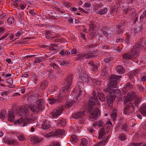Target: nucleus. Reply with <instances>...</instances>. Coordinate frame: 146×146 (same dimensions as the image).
<instances>
[{
	"label": "nucleus",
	"mask_w": 146,
	"mask_h": 146,
	"mask_svg": "<svg viewBox=\"0 0 146 146\" xmlns=\"http://www.w3.org/2000/svg\"><path fill=\"white\" fill-rule=\"evenodd\" d=\"M99 101L96 96V93L93 91L89 97L88 102L89 111H91L90 117L91 118H95L100 114L99 109L96 108H93V107L95 104H98Z\"/></svg>",
	"instance_id": "1"
},
{
	"label": "nucleus",
	"mask_w": 146,
	"mask_h": 146,
	"mask_svg": "<svg viewBox=\"0 0 146 146\" xmlns=\"http://www.w3.org/2000/svg\"><path fill=\"white\" fill-rule=\"evenodd\" d=\"M19 112L23 114L25 117H21L19 119L15 120V122L20 125L21 126L24 127L27 125L32 118L31 113L29 112L27 107L25 106H22L19 109V110L16 111L15 113H19Z\"/></svg>",
	"instance_id": "2"
},
{
	"label": "nucleus",
	"mask_w": 146,
	"mask_h": 146,
	"mask_svg": "<svg viewBox=\"0 0 146 146\" xmlns=\"http://www.w3.org/2000/svg\"><path fill=\"white\" fill-rule=\"evenodd\" d=\"M72 76L71 74L68 76L66 79L65 83V87L61 90L60 94L57 96V98L64 99L68 94L69 92V88L71 85L72 82Z\"/></svg>",
	"instance_id": "3"
},
{
	"label": "nucleus",
	"mask_w": 146,
	"mask_h": 146,
	"mask_svg": "<svg viewBox=\"0 0 146 146\" xmlns=\"http://www.w3.org/2000/svg\"><path fill=\"white\" fill-rule=\"evenodd\" d=\"M43 100L41 99H39L36 102L35 104H31L29 107L31 110L34 112L37 113L39 111H41L44 109V106L43 104Z\"/></svg>",
	"instance_id": "4"
},
{
	"label": "nucleus",
	"mask_w": 146,
	"mask_h": 146,
	"mask_svg": "<svg viewBox=\"0 0 146 146\" xmlns=\"http://www.w3.org/2000/svg\"><path fill=\"white\" fill-rule=\"evenodd\" d=\"M64 133V131L63 130L58 129L45 133L43 134V136L45 137L48 138L56 136L63 135Z\"/></svg>",
	"instance_id": "5"
},
{
	"label": "nucleus",
	"mask_w": 146,
	"mask_h": 146,
	"mask_svg": "<svg viewBox=\"0 0 146 146\" xmlns=\"http://www.w3.org/2000/svg\"><path fill=\"white\" fill-rule=\"evenodd\" d=\"M143 44L144 45H146V41H145V42H143ZM142 44V42L141 43H140L139 44H137L133 47L132 51V53L135 56H138L139 49H141L143 47H144L145 48H146V46H143H143H141Z\"/></svg>",
	"instance_id": "6"
},
{
	"label": "nucleus",
	"mask_w": 146,
	"mask_h": 146,
	"mask_svg": "<svg viewBox=\"0 0 146 146\" xmlns=\"http://www.w3.org/2000/svg\"><path fill=\"white\" fill-rule=\"evenodd\" d=\"M120 78V76H117L113 75H111L110 78V83L108 84L109 86H111L113 88L116 87L117 84V80L119 79Z\"/></svg>",
	"instance_id": "7"
},
{
	"label": "nucleus",
	"mask_w": 146,
	"mask_h": 146,
	"mask_svg": "<svg viewBox=\"0 0 146 146\" xmlns=\"http://www.w3.org/2000/svg\"><path fill=\"white\" fill-rule=\"evenodd\" d=\"M62 112V110L59 109L54 110L50 114L52 118H57L59 117Z\"/></svg>",
	"instance_id": "8"
},
{
	"label": "nucleus",
	"mask_w": 146,
	"mask_h": 146,
	"mask_svg": "<svg viewBox=\"0 0 146 146\" xmlns=\"http://www.w3.org/2000/svg\"><path fill=\"white\" fill-rule=\"evenodd\" d=\"M131 105L132 104L130 103L129 104V106L127 105H126L123 111V113L124 114H130L131 116L132 115V114L130 112L133 110L134 108L132 107Z\"/></svg>",
	"instance_id": "9"
},
{
	"label": "nucleus",
	"mask_w": 146,
	"mask_h": 146,
	"mask_svg": "<svg viewBox=\"0 0 146 146\" xmlns=\"http://www.w3.org/2000/svg\"><path fill=\"white\" fill-rule=\"evenodd\" d=\"M115 88L112 87L111 86H110L109 84L105 87L104 90L106 92H108L109 94L111 96L115 95V90L113 88Z\"/></svg>",
	"instance_id": "10"
},
{
	"label": "nucleus",
	"mask_w": 146,
	"mask_h": 146,
	"mask_svg": "<svg viewBox=\"0 0 146 146\" xmlns=\"http://www.w3.org/2000/svg\"><path fill=\"white\" fill-rule=\"evenodd\" d=\"M43 139V138L41 137L33 136L31 139L32 143L35 144H38Z\"/></svg>",
	"instance_id": "11"
},
{
	"label": "nucleus",
	"mask_w": 146,
	"mask_h": 146,
	"mask_svg": "<svg viewBox=\"0 0 146 146\" xmlns=\"http://www.w3.org/2000/svg\"><path fill=\"white\" fill-rule=\"evenodd\" d=\"M85 115L84 111H79L72 114L73 118L75 119H81Z\"/></svg>",
	"instance_id": "12"
},
{
	"label": "nucleus",
	"mask_w": 146,
	"mask_h": 146,
	"mask_svg": "<svg viewBox=\"0 0 146 146\" xmlns=\"http://www.w3.org/2000/svg\"><path fill=\"white\" fill-rule=\"evenodd\" d=\"M134 93L132 94L129 93L126 97H124V104H126L128 102L133 100L134 96Z\"/></svg>",
	"instance_id": "13"
},
{
	"label": "nucleus",
	"mask_w": 146,
	"mask_h": 146,
	"mask_svg": "<svg viewBox=\"0 0 146 146\" xmlns=\"http://www.w3.org/2000/svg\"><path fill=\"white\" fill-rule=\"evenodd\" d=\"M84 70H83L81 72H80V71L78 72V74L80 76L81 75V80L84 82H88L89 80V79L88 77V76L86 74H84Z\"/></svg>",
	"instance_id": "14"
},
{
	"label": "nucleus",
	"mask_w": 146,
	"mask_h": 146,
	"mask_svg": "<svg viewBox=\"0 0 146 146\" xmlns=\"http://www.w3.org/2000/svg\"><path fill=\"white\" fill-rule=\"evenodd\" d=\"M50 127V122L46 120H44L41 125V128L44 130L47 129H49Z\"/></svg>",
	"instance_id": "15"
},
{
	"label": "nucleus",
	"mask_w": 146,
	"mask_h": 146,
	"mask_svg": "<svg viewBox=\"0 0 146 146\" xmlns=\"http://www.w3.org/2000/svg\"><path fill=\"white\" fill-rule=\"evenodd\" d=\"M37 96V97H36L35 94H33L31 96H29L28 98V100L29 103L32 102H34V101L36 100L40 97L39 96Z\"/></svg>",
	"instance_id": "16"
},
{
	"label": "nucleus",
	"mask_w": 146,
	"mask_h": 146,
	"mask_svg": "<svg viewBox=\"0 0 146 146\" xmlns=\"http://www.w3.org/2000/svg\"><path fill=\"white\" fill-rule=\"evenodd\" d=\"M15 116L14 113L11 111H9L8 112V119L10 121H13L15 119Z\"/></svg>",
	"instance_id": "17"
},
{
	"label": "nucleus",
	"mask_w": 146,
	"mask_h": 146,
	"mask_svg": "<svg viewBox=\"0 0 146 146\" xmlns=\"http://www.w3.org/2000/svg\"><path fill=\"white\" fill-rule=\"evenodd\" d=\"M48 82L47 81L44 80L42 81L40 84V88L42 90L45 89L47 86Z\"/></svg>",
	"instance_id": "18"
},
{
	"label": "nucleus",
	"mask_w": 146,
	"mask_h": 146,
	"mask_svg": "<svg viewBox=\"0 0 146 146\" xmlns=\"http://www.w3.org/2000/svg\"><path fill=\"white\" fill-rule=\"evenodd\" d=\"M140 111L142 115L146 116V104H143L140 108Z\"/></svg>",
	"instance_id": "19"
},
{
	"label": "nucleus",
	"mask_w": 146,
	"mask_h": 146,
	"mask_svg": "<svg viewBox=\"0 0 146 146\" xmlns=\"http://www.w3.org/2000/svg\"><path fill=\"white\" fill-rule=\"evenodd\" d=\"M114 96L108 95L107 96V101L108 104H110L113 103V100L115 99Z\"/></svg>",
	"instance_id": "20"
},
{
	"label": "nucleus",
	"mask_w": 146,
	"mask_h": 146,
	"mask_svg": "<svg viewBox=\"0 0 146 146\" xmlns=\"http://www.w3.org/2000/svg\"><path fill=\"white\" fill-rule=\"evenodd\" d=\"M105 134V129L104 128H102L100 130L98 139H102L104 137Z\"/></svg>",
	"instance_id": "21"
},
{
	"label": "nucleus",
	"mask_w": 146,
	"mask_h": 146,
	"mask_svg": "<svg viewBox=\"0 0 146 146\" xmlns=\"http://www.w3.org/2000/svg\"><path fill=\"white\" fill-rule=\"evenodd\" d=\"M108 31L107 28V27H104L102 29V32L104 35L107 38L110 37L111 35L110 33H108L107 32Z\"/></svg>",
	"instance_id": "22"
},
{
	"label": "nucleus",
	"mask_w": 146,
	"mask_h": 146,
	"mask_svg": "<svg viewBox=\"0 0 146 146\" xmlns=\"http://www.w3.org/2000/svg\"><path fill=\"white\" fill-rule=\"evenodd\" d=\"M84 91V89H80V90H79V94L78 96V97H77V98L76 99V100H78V98L81 99L84 97L85 93Z\"/></svg>",
	"instance_id": "23"
},
{
	"label": "nucleus",
	"mask_w": 146,
	"mask_h": 146,
	"mask_svg": "<svg viewBox=\"0 0 146 146\" xmlns=\"http://www.w3.org/2000/svg\"><path fill=\"white\" fill-rule=\"evenodd\" d=\"M108 11L106 7L100 9L99 11H96L98 14L100 15L106 14Z\"/></svg>",
	"instance_id": "24"
},
{
	"label": "nucleus",
	"mask_w": 146,
	"mask_h": 146,
	"mask_svg": "<svg viewBox=\"0 0 146 146\" xmlns=\"http://www.w3.org/2000/svg\"><path fill=\"white\" fill-rule=\"evenodd\" d=\"M116 69L117 72L119 74H123L125 72L123 68L121 65L117 66L116 68Z\"/></svg>",
	"instance_id": "25"
},
{
	"label": "nucleus",
	"mask_w": 146,
	"mask_h": 146,
	"mask_svg": "<svg viewBox=\"0 0 146 146\" xmlns=\"http://www.w3.org/2000/svg\"><path fill=\"white\" fill-rule=\"evenodd\" d=\"M88 64L92 69L93 70L96 71L98 70V67L97 65H96L92 61H90L88 63Z\"/></svg>",
	"instance_id": "26"
},
{
	"label": "nucleus",
	"mask_w": 146,
	"mask_h": 146,
	"mask_svg": "<svg viewBox=\"0 0 146 146\" xmlns=\"http://www.w3.org/2000/svg\"><path fill=\"white\" fill-rule=\"evenodd\" d=\"M133 99H134L135 104V105L136 106H137L141 102L140 98L138 96H136L135 93Z\"/></svg>",
	"instance_id": "27"
},
{
	"label": "nucleus",
	"mask_w": 146,
	"mask_h": 146,
	"mask_svg": "<svg viewBox=\"0 0 146 146\" xmlns=\"http://www.w3.org/2000/svg\"><path fill=\"white\" fill-rule=\"evenodd\" d=\"M123 58L124 60H130L132 58V56L130 53H125L122 55Z\"/></svg>",
	"instance_id": "28"
},
{
	"label": "nucleus",
	"mask_w": 146,
	"mask_h": 146,
	"mask_svg": "<svg viewBox=\"0 0 146 146\" xmlns=\"http://www.w3.org/2000/svg\"><path fill=\"white\" fill-rule=\"evenodd\" d=\"M49 103L51 104H54L59 102L58 100L55 99L54 98H49L48 99Z\"/></svg>",
	"instance_id": "29"
},
{
	"label": "nucleus",
	"mask_w": 146,
	"mask_h": 146,
	"mask_svg": "<svg viewBox=\"0 0 146 146\" xmlns=\"http://www.w3.org/2000/svg\"><path fill=\"white\" fill-rule=\"evenodd\" d=\"M96 55L94 52H90L86 54V59L90 58L93 57Z\"/></svg>",
	"instance_id": "30"
},
{
	"label": "nucleus",
	"mask_w": 146,
	"mask_h": 146,
	"mask_svg": "<svg viewBox=\"0 0 146 146\" xmlns=\"http://www.w3.org/2000/svg\"><path fill=\"white\" fill-rule=\"evenodd\" d=\"M76 59L80 60L86 59V53H81L78 55L76 57Z\"/></svg>",
	"instance_id": "31"
},
{
	"label": "nucleus",
	"mask_w": 146,
	"mask_h": 146,
	"mask_svg": "<svg viewBox=\"0 0 146 146\" xmlns=\"http://www.w3.org/2000/svg\"><path fill=\"white\" fill-rule=\"evenodd\" d=\"M108 141V139L105 140H102L101 141H100L95 144L93 146H104L105 143L107 142Z\"/></svg>",
	"instance_id": "32"
},
{
	"label": "nucleus",
	"mask_w": 146,
	"mask_h": 146,
	"mask_svg": "<svg viewBox=\"0 0 146 146\" xmlns=\"http://www.w3.org/2000/svg\"><path fill=\"white\" fill-rule=\"evenodd\" d=\"M16 137L19 140L21 141H23L25 139V137L24 135L22 133H19L16 135Z\"/></svg>",
	"instance_id": "33"
},
{
	"label": "nucleus",
	"mask_w": 146,
	"mask_h": 146,
	"mask_svg": "<svg viewBox=\"0 0 146 146\" xmlns=\"http://www.w3.org/2000/svg\"><path fill=\"white\" fill-rule=\"evenodd\" d=\"M73 103V101L71 100L70 99L68 100L66 102L65 107L67 108H70L72 106Z\"/></svg>",
	"instance_id": "34"
},
{
	"label": "nucleus",
	"mask_w": 146,
	"mask_h": 146,
	"mask_svg": "<svg viewBox=\"0 0 146 146\" xmlns=\"http://www.w3.org/2000/svg\"><path fill=\"white\" fill-rule=\"evenodd\" d=\"M71 138V141H72L73 143H76L78 141V137L76 135H72Z\"/></svg>",
	"instance_id": "35"
},
{
	"label": "nucleus",
	"mask_w": 146,
	"mask_h": 146,
	"mask_svg": "<svg viewBox=\"0 0 146 146\" xmlns=\"http://www.w3.org/2000/svg\"><path fill=\"white\" fill-rule=\"evenodd\" d=\"M79 125H75L72 127V130L74 132H80V129L78 128Z\"/></svg>",
	"instance_id": "36"
},
{
	"label": "nucleus",
	"mask_w": 146,
	"mask_h": 146,
	"mask_svg": "<svg viewBox=\"0 0 146 146\" xmlns=\"http://www.w3.org/2000/svg\"><path fill=\"white\" fill-rule=\"evenodd\" d=\"M58 122L59 123L61 124L62 126H65L66 124V121L65 119L61 118L59 120Z\"/></svg>",
	"instance_id": "37"
},
{
	"label": "nucleus",
	"mask_w": 146,
	"mask_h": 146,
	"mask_svg": "<svg viewBox=\"0 0 146 146\" xmlns=\"http://www.w3.org/2000/svg\"><path fill=\"white\" fill-rule=\"evenodd\" d=\"M88 141L85 138H82L81 139V145L82 146H86L87 144Z\"/></svg>",
	"instance_id": "38"
},
{
	"label": "nucleus",
	"mask_w": 146,
	"mask_h": 146,
	"mask_svg": "<svg viewBox=\"0 0 146 146\" xmlns=\"http://www.w3.org/2000/svg\"><path fill=\"white\" fill-rule=\"evenodd\" d=\"M85 120L86 119L85 117H84L82 118V120L78 122V125H79L80 128H82V126L83 125V124L84 123Z\"/></svg>",
	"instance_id": "39"
},
{
	"label": "nucleus",
	"mask_w": 146,
	"mask_h": 146,
	"mask_svg": "<svg viewBox=\"0 0 146 146\" xmlns=\"http://www.w3.org/2000/svg\"><path fill=\"white\" fill-rule=\"evenodd\" d=\"M99 99L101 102H104L105 99V97L103 94H98Z\"/></svg>",
	"instance_id": "40"
},
{
	"label": "nucleus",
	"mask_w": 146,
	"mask_h": 146,
	"mask_svg": "<svg viewBox=\"0 0 146 146\" xmlns=\"http://www.w3.org/2000/svg\"><path fill=\"white\" fill-rule=\"evenodd\" d=\"M6 111L5 110H3L0 113V118L2 119H4L5 117Z\"/></svg>",
	"instance_id": "41"
},
{
	"label": "nucleus",
	"mask_w": 146,
	"mask_h": 146,
	"mask_svg": "<svg viewBox=\"0 0 146 146\" xmlns=\"http://www.w3.org/2000/svg\"><path fill=\"white\" fill-rule=\"evenodd\" d=\"M77 86L78 88H79V90L84 89V86L83 83L82 82H79L77 83Z\"/></svg>",
	"instance_id": "42"
},
{
	"label": "nucleus",
	"mask_w": 146,
	"mask_h": 146,
	"mask_svg": "<svg viewBox=\"0 0 146 146\" xmlns=\"http://www.w3.org/2000/svg\"><path fill=\"white\" fill-rule=\"evenodd\" d=\"M7 21L9 24H11L14 23L15 20L13 17H11L8 18Z\"/></svg>",
	"instance_id": "43"
},
{
	"label": "nucleus",
	"mask_w": 146,
	"mask_h": 146,
	"mask_svg": "<svg viewBox=\"0 0 146 146\" xmlns=\"http://www.w3.org/2000/svg\"><path fill=\"white\" fill-rule=\"evenodd\" d=\"M117 114V111L115 110H114L112 113L111 114V117L114 120L116 117Z\"/></svg>",
	"instance_id": "44"
},
{
	"label": "nucleus",
	"mask_w": 146,
	"mask_h": 146,
	"mask_svg": "<svg viewBox=\"0 0 146 146\" xmlns=\"http://www.w3.org/2000/svg\"><path fill=\"white\" fill-rule=\"evenodd\" d=\"M115 97H117L118 96H120L121 94V92L120 91L119 89H115Z\"/></svg>",
	"instance_id": "45"
},
{
	"label": "nucleus",
	"mask_w": 146,
	"mask_h": 146,
	"mask_svg": "<svg viewBox=\"0 0 146 146\" xmlns=\"http://www.w3.org/2000/svg\"><path fill=\"white\" fill-rule=\"evenodd\" d=\"M89 30L90 31L93 30L95 28V26L92 22H90L89 24Z\"/></svg>",
	"instance_id": "46"
},
{
	"label": "nucleus",
	"mask_w": 146,
	"mask_h": 146,
	"mask_svg": "<svg viewBox=\"0 0 146 146\" xmlns=\"http://www.w3.org/2000/svg\"><path fill=\"white\" fill-rule=\"evenodd\" d=\"M125 139V137L123 134L121 135L119 137V140L121 141H123Z\"/></svg>",
	"instance_id": "47"
},
{
	"label": "nucleus",
	"mask_w": 146,
	"mask_h": 146,
	"mask_svg": "<svg viewBox=\"0 0 146 146\" xmlns=\"http://www.w3.org/2000/svg\"><path fill=\"white\" fill-rule=\"evenodd\" d=\"M3 141L5 143H6L9 145L11 144V139L4 138L3 139Z\"/></svg>",
	"instance_id": "48"
},
{
	"label": "nucleus",
	"mask_w": 146,
	"mask_h": 146,
	"mask_svg": "<svg viewBox=\"0 0 146 146\" xmlns=\"http://www.w3.org/2000/svg\"><path fill=\"white\" fill-rule=\"evenodd\" d=\"M112 60V58L110 57H108L106 58L104 60L105 63L108 64Z\"/></svg>",
	"instance_id": "49"
},
{
	"label": "nucleus",
	"mask_w": 146,
	"mask_h": 146,
	"mask_svg": "<svg viewBox=\"0 0 146 146\" xmlns=\"http://www.w3.org/2000/svg\"><path fill=\"white\" fill-rule=\"evenodd\" d=\"M49 146H60L59 143L57 142H52Z\"/></svg>",
	"instance_id": "50"
},
{
	"label": "nucleus",
	"mask_w": 146,
	"mask_h": 146,
	"mask_svg": "<svg viewBox=\"0 0 146 146\" xmlns=\"http://www.w3.org/2000/svg\"><path fill=\"white\" fill-rule=\"evenodd\" d=\"M42 61V60L40 58H36L34 61V63L35 64L36 63H39Z\"/></svg>",
	"instance_id": "51"
},
{
	"label": "nucleus",
	"mask_w": 146,
	"mask_h": 146,
	"mask_svg": "<svg viewBox=\"0 0 146 146\" xmlns=\"http://www.w3.org/2000/svg\"><path fill=\"white\" fill-rule=\"evenodd\" d=\"M104 125L105 124L101 120H100L99 121L98 124V126L99 127L103 126H104Z\"/></svg>",
	"instance_id": "52"
},
{
	"label": "nucleus",
	"mask_w": 146,
	"mask_h": 146,
	"mask_svg": "<svg viewBox=\"0 0 146 146\" xmlns=\"http://www.w3.org/2000/svg\"><path fill=\"white\" fill-rule=\"evenodd\" d=\"M9 94V92L8 91H4L1 92V95L3 96H5Z\"/></svg>",
	"instance_id": "53"
},
{
	"label": "nucleus",
	"mask_w": 146,
	"mask_h": 146,
	"mask_svg": "<svg viewBox=\"0 0 146 146\" xmlns=\"http://www.w3.org/2000/svg\"><path fill=\"white\" fill-rule=\"evenodd\" d=\"M23 33V31L21 30L19 31L15 34V36H19Z\"/></svg>",
	"instance_id": "54"
},
{
	"label": "nucleus",
	"mask_w": 146,
	"mask_h": 146,
	"mask_svg": "<svg viewBox=\"0 0 146 146\" xmlns=\"http://www.w3.org/2000/svg\"><path fill=\"white\" fill-rule=\"evenodd\" d=\"M5 29L3 27H0V34H3L5 32Z\"/></svg>",
	"instance_id": "55"
},
{
	"label": "nucleus",
	"mask_w": 146,
	"mask_h": 146,
	"mask_svg": "<svg viewBox=\"0 0 146 146\" xmlns=\"http://www.w3.org/2000/svg\"><path fill=\"white\" fill-rule=\"evenodd\" d=\"M132 85H131L129 83H128L126 84V89H130L132 88Z\"/></svg>",
	"instance_id": "56"
},
{
	"label": "nucleus",
	"mask_w": 146,
	"mask_h": 146,
	"mask_svg": "<svg viewBox=\"0 0 146 146\" xmlns=\"http://www.w3.org/2000/svg\"><path fill=\"white\" fill-rule=\"evenodd\" d=\"M18 143L17 141L15 139H11V144H18Z\"/></svg>",
	"instance_id": "57"
},
{
	"label": "nucleus",
	"mask_w": 146,
	"mask_h": 146,
	"mask_svg": "<svg viewBox=\"0 0 146 146\" xmlns=\"http://www.w3.org/2000/svg\"><path fill=\"white\" fill-rule=\"evenodd\" d=\"M71 53L72 54H76L77 53L76 50L75 48L72 49L71 51Z\"/></svg>",
	"instance_id": "58"
},
{
	"label": "nucleus",
	"mask_w": 146,
	"mask_h": 146,
	"mask_svg": "<svg viewBox=\"0 0 146 146\" xmlns=\"http://www.w3.org/2000/svg\"><path fill=\"white\" fill-rule=\"evenodd\" d=\"M90 6V5L89 3H85L84 5V6L85 8H86L88 9V8Z\"/></svg>",
	"instance_id": "59"
},
{
	"label": "nucleus",
	"mask_w": 146,
	"mask_h": 146,
	"mask_svg": "<svg viewBox=\"0 0 146 146\" xmlns=\"http://www.w3.org/2000/svg\"><path fill=\"white\" fill-rule=\"evenodd\" d=\"M7 82L8 83L11 84L13 83V80L12 79L9 78L7 79Z\"/></svg>",
	"instance_id": "60"
},
{
	"label": "nucleus",
	"mask_w": 146,
	"mask_h": 146,
	"mask_svg": "<svg viewBox=\"0 0 146 146\" xmlns=\"http://www.w3.org/2000/svg\"><path fill=\"white\" fill-rule=\"evenodd\" d=\"M78 9L80 11L82 12H84V13H87V11H85L82 8H81L79 7Z\"/></svg>",
	"instance_id": "61"
},
{
	"label": "nucleus",
	"mask_w": 146,
	"mask_h": 146,
	"mask_svg": "<svg viewBox=\"0 0 146 146\" xmlns=\"http://www.w3.org/2000/svg\"><path fill=\"white\" fill-rule=\"evenodd\" d=\"M29 13L33 15H34L35 14V12H34V9H31L29 11Z\"/></svg>",
	"instance_id": "62"
},
{
	"label": "nucleus",
	"mask_w": 146,
	"mask_h": 146,
	"mask_svg": "<svg viewBox=\"0 0 146 146\" xmlns=\"http://www.w3.org/2000/svg\"><path fill=\"white\" fill-rule=\"evenodd\" d=\"M123 40V39L122 38L117 39L116 41L117 42H122Z\"/></svg>",
	"instance_id": "63"
},
{
	"label": "nucleus",
	"mask_w": 146,
	"mask_h": 146,
	"mask_svg": "<svg viewBox=\"0 0 146 146\" xmlns=\"http://www.w3.org/2000/svg\"><path fill=\"white\" fill-rule=\"evenodd\" d=\"M146 80V76H142L141 78V81L143 82L145 81Z\"/></svg>",
	"instance_id": "64"
}]
</instances>
